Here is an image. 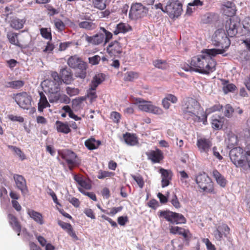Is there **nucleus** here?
I'll return each instance as SVG.
<instances>
[{
  "mask_svg": "<svg viewBox=\"0 0 250 250\" xmlns=\"http://www.w3.org/2000/svg\"><path fill=\"white\" fill-rule=\"evenodd\" d=\"M225 52V49H206L202 54L193 57L190 64L193 66L194 71L201 74H209L215 70L216 63L212 57L217 54H223Z\"/></svg>",
  "mask_w": 250,
  "mask_h": 250,
  "instance_id": "1",
  "label": "nucleus"
},
{
  "mask_svg": "<svg viewBox=\"0 0 250 250\" xmlns=\"http://www.w3.org/2000/svg\"><path fill=\"white\" fill-rule=\"evenodd\" d=\"M182 109L185 119L194 122H203L204 125L206 124L207 116L205 114L203 109L196 100L192 98L185 99Z\"/></svg>",
  "mask_w": 250,
  "mask_h": 250,
  "instance_id": "2",
  "label": "nucleus"
},
{
  "mask_svg": "<svg viewBox=\"0 0 250 250\" xmlns=\"http://www.w3.org/2000/svg\"><path fill=\"white\" fill-rule=\"evenodd\" d=\"M69 67L73 69H78L80 71L75 73V76L83 79L86 76L87 63L77 55L69 57L67 62Z\"/></svg>",
  "mask_w": 250,
  "mask_h": 250,
  "instance_id": "3",
  "label": "nucleus"
},
{
  "mask_svg": "<svg viewBox=\"0 0 250 250\" xmlns=\"http://www.w3.org/2000/svg\"><path fill=\"white\" fill-rule=\"evenodd\" d=\"M51 79H47L42 83V86L45 93L60 92L62 80L56 71L51 72Z\"/></svg>",
  "mask_w": 250,
  "mask_h": 250,
  "instance_id": "4",
  "label": "nucleus"
},
{
  "mask_svg": "<svg viewBox=\"0 0 250 250\" xmlns=\"http://www.w3.org/2000/svg\"><path fill=\"white\" fill-rule=\"evenodd\" d=\"M134 104H138L139 109L142 111L156 115H161L163 113L161 108L153 105L150 102L144 101L141 98H136Z\"/></svg>",
  "mask_w": 250,
  "mask_h": 250,
  "instance_id": "5",
  "label": "nucleus"
},
{
  "mask_svg": "<svg viewBox=\"0 0 250 250\" xmlns=\"http://www.w3.org/2000/svg\"><path fill=\"white\" fill-rule=\"evenodd\" d=\"M246 152L240 147H234L229 151V157L232 162L237 167L245 166Z\"/></svg>",
  "mask_w": 250,
  "mask_h": 250,
  "instance_id": "6",
  "label": "nucleus"
},
{
  "mask_svg": "<svg viewBox=\"0 0 250 250\" xmlns=\"http://www.w3.org/2000/svg\"><path fill=\"white\" fill-rule=\"evenodd\" d=\"M196 182L203 191L207 193H214L213 183L205 173L198 174L196 178Z\"/></svg>",
  "mask_w": 250,
  "mask_h": 250,
  "instance_id": "7",
  "label": "nucleus"
},
{
  "mask_svg": "<svg viewBox=\"0 0 250 250\" xmlns=\"http://www.w3.org/2000/svg\"><path fill=\"white\" fill-rule=\"evenodd\" d=\"M212 42L215 46H221L222 49H225V51L230 44L229 38L222 29H218L215 31L212 37Z\"/></svg>",
  "mask_w": 250,
  "mask_h": 250,
  "instance_id": "8",
  "label": "nucleus"
},
{
  "mask_svg": "<svg viewBox=\"0 0 250 250\" xmlns=\"http://www.w3.org/2000/svg\"><path fill=\"white\" fill-rule=\"evenodd\" d=\"M166 13L170 17H177L182 12V4L178 0H169L165 7Z\"/></svg>",
  "mask_w": 250,
  "mask_h": 250,
  "instance_id": "9",
  "label": "nucleus"
},
{
  "mask_svg": "<svg viewBox=\"0 0 250 250\" xmlns=\"http://www.w3.org/2000/svg\"><path fill=\"white\" fill-rule=\"evenodd\" d=\"M13 98L22 108L28 109L31 107L32 97L26 92L13 94Z\"/></svg>",
  "mask_w": 250,
  "mask_h": 250,
  "instance_id": "10",
  "label": "nucleus"
},
{
  "mask_svg": "<svg viewBox=\"0 0 250 250\" xmlns=\"http://www.w3.org/2000/svg\"><path fill=\"white\" fill-rule=\"evenodd\" d=\"M160 216L164 217L167 221L173 224H185L186 219L182 214L170 211H160Z\"/></svg>",
  "mask_w": 250,
  "mask_h": 250,
  "instance_id": "11",
  "label": "nucleus"
},
{
  "mask_svg": "<svg viewBox=\"0 0 250 250\" xmlns=\"http://www.w3.org/2000/svg\"><path fill=\"white\" fill-rule=\"evenodd\" d=\"M147 9L140 3L133 4L129 11V16L132 19H137L144 17Z\"/></svg>",
  "mask_w": 250,
  "mask_h": 250,
  "instance_id": "12",
  "label": "nucleus"
},
{
  "mask_svg": "<svg viewBox=\"0 0 250 250\" xmlns=\"http://www.w3.org/2000/svg\"><path fill=\"white\" fill-rule=\"evenodd\" d=\"M197 146L200 153L204 154L207 158L210 155L212 148V143L210 140L206 138L198 139Z\"/></svg>",
  "mask_w": 250,
  "mask_h": 250,
  "instance_id": "13",
  "label": "nucleus"
},
{
  "mask_svg": "<svg viewBox=\"0 0 250 250\" xmlns=\"http://www.w3.org/2000/svg\"><path fill=\"white\" fill-rule=\"evenodd\" d=\"M80 18L82 21H78L76 22L78 23V26L80 28L86 30H92L96 28V25L93 22L90 16L83 14L82 15H80Z\"/></svg>",
  "mask_w": 250,
  "mask_h": 250,
  "instance_id": "14",
  "label": "nucleus"
},
{
  "mask_svg": "<svg viewBox=\"0 0 250 250\" xmlns=\"http://www.w3.org/2000/svg\"><path fill=\"white\" fill-rule=\"evenodd\" d=\"M62 159L65 160L70 170H72L77 164V155L74 152L70 150L64 151L62 153Z\"/></svg>",
  "mask_w": 250,
  "mask_h": 250,
  "instance_id": "15",
  "label": "nucleus"
},
{
  "mask_svg": "<svg viewBox=\"0 0 250 250\" xmlns=\"http://www.w3.org/2000/svg\"><path fill=\"white\" fill-rule=\"evenodd\" d=\"M237 21L231 18L226 21L225 28L229 36L233 37L237 33Z\"/></svg>",
  "mask_w": 250,
  "mask_h": 250,
  "instance_id": "16",
  "label": "nucleus"
},
{
  "mask_svg": "<svg viewBox=\"0 0 250 250\" xmlns=\"http://www.w3.org/2000/svg\"><path fill=\"white\" fill-rule=\"evenodd\" d=\"M60 76L62 83L66 84H70L74 80L72 71L70 68L65 67L60 71Z\"/></svg>",
  "mask_w": 250,
  "mask_h": 250,
  "instance_id": "17",
  "label": "nucleus"
},
{
  "mask_svg": "<svg viewBox=\"0 0 250 250\" xmlns=\"http://www.w3.org/2000/svg\"><path fill=\"white\" fill-rule=\"evenodd\" d=\"M108 53L112 56H117L122 53V47L117 41L111 42L107 47Z\"/></svg>",
  "mask_w": 250,
  "mask_h": 250,
  "instance_id": "18",
  "label": "nucleus"
},
{
  "mask_svg": "<svg viewBox=\"0 0 250 250\" xmlns=\"http://www.w3.org/2000/svg\"><path fill=\"white\" fill-rule=\"evenodd\" d=\"M14 179L17 188L21 191L22 194H27L28 189L24 177L21 175L16 174L14 176Z\"/></svg>",
  "mask_w": 250,
  "mask_h": 250,
  "instance_id": "19",
  "label": "nucleus"
},
{
  "mask_svg": "<svg viewBox=\"0 0 250 250\" xmlns=\"http://www.w3.org/2000/svg\"><path fill=\"white\" fill-rule=\"evenodd\" d=\"M223 13L224 15L231 17L235 14L236 7L234 3L228 1L224 2L222 5Z\"/></svg>",
  "mask_w": 250,
  "mask_h": 250,
  "instance_id": "20",
  "label": "nucleus"
},
{
  "mask_svg": "<svg viewBox=\"0 0 250 250\" xmlns=\"http://www.w3.org/2000/svg\"><path fill=\"white\" fill-rule=\"evenodd\" d=\"M159 171L162 177V187L165 188L169 184V181L171 179L172 173L170 170L162 168H160Z\"/></svg>",
  "mask_w": 250,
  "mask_h": 250,
  "instance_id": "21",
  "label": "nucleus"
},
{
  "mask_svg": "<svg viewBox=\"0 0 250 250\" xmlns=\"http://www.w3.org/2000/svg\"><path fill=\"white\" fill-rule=\"evenodd\" d=\"M105 80V75L103 73L96 74L92 79L89 86L92 90H96L98 86Z\"/></svg>",
  "mask_w": 250,
  "mask_h": 250,
  "instance_id": "22",
  "label": "nucleus"
},
{
  "mask_svg": "<svg viewBox=\"0 0 250 250\" xmlns=\"http://www.w3.org/2000/svg\"><path fill=\"white\" fill-rule=\"evenodd\" d=\"M85 38L86 41L88 43L94 45H98L102 43L104 41V35L103 33H99L92 37L86 35Z\"/></svg>",
  "mask_w": 250,
  "mask_h": 250,
  "instance_id": "23",
  "label": "nucleus"
},
{
  "mask_svg": "<svg viewBox=\"0 0 250 250\" xmlns=\"http://www.w3.org/2000/svg\"><path fill=\"white\" fill-rule=\"evenodd\" d=\"M9 222L12 227L13 229L18 233V235H20L21 231V226L18 222L17 218L13 215L9 214L8 215Z\"/></svg>",
  "mask_w": 250,
  "mask_h": 250,
  "instance_id": "24",
  "label": "nucleus"
},
{
  "mask_svg": "<svg viewBox=\"0 0 250 250\" xmlns=\"http://www.w3.org/2000/svg\"><path fill=\"white\" fill-rule=\"evenodd\" d=\"M238 139L235 134L232 132L229 133L228 135V138L226 140L227 146L229 148L232 149L237 145Z\"/></svg>",
  "mask_w": 250,
  "mask_h": 250,
  "instance_id": "25",
  "label": "nucleus"
},
{
  "mask_svg": "<svg viewBox=\"0 0 250 250\" xmlns=\"http://www.w3.org/2000/svg\"><path fill=\"white\" fill-rule=\"evenodd\" d=\"M147 155L148 159L154 163L160 162L163 158L162 152L159 150L151 151L147 153Z\"/></svg>",
  "mask_w": 250,
  "mask_h": 250,
  "instance_id": "26",
  "label": "nucleus"
},
{
  "mask_svg": "<svg viewBox=\"0 0 250 250\" xmlns=\"http://www.w3.org/2000/svg\"><path fill=\"white\" fill-rule=\"evenodd\" d=\"M74 179L81 188L85 189H90L91 188V185L89 180L77 175H75Z\"/></svg>",
  "mask_w": 250,
  "mask_h": 250,
  "instance_id": "27",
  "label": "nucleus"
},
{
  "mask_svg": "<svg viewBox=\"0 0 250 250\" xmlns=\"http://www.w3.org/2000/svg\"><path fill=\"white\" fill-rule=\"evenodd\" d=\"M27 213L31 218L40 225H42L44 223L43 217L40 213L33 209H28Z\"/></svg>",
  "mask_w": 250,
  "mask_h": 250,
  "instance_id": "28",
  "label": "nucleus"
},
{
  "mask_svg": "<svg viewBox=\"0 0 250 250\" xmlns=\"http://www.w3.org/2000/svg\"><path fill=\"white\" fill-rule=\"evenodd\" d=\"M40 101L38 103V110L40 112L43 111L44 108L50 107V105L47 100L46 97L42 92H40Z\"/></svg>",
  "mask_w": 250,
  "mask_h": 250,
  "instance_id": "29",
  "label": "nucleus"
},
{
  "mask_svg": "<svg viewBox=\"0 0 250 250\" xmlns=\"http://www.w3.org/2000/svg\"><path fill=\"white\" fill-rule=\"evenodd\" d=\"M85 146L89 150H93L97 148L101 145V142L96 140L94 138H91L85 141Z\"/></svg>",
  "mask_w": 250,
  "mask_h": 250,
  "instance_id": "30",
  "label": "nucleus"
},
{
  "mask_svg": "<svg viewBox=\"0 0 250 250\" xmlns=\"http://www.w3.org/2000/svg\"><path fill=\"white\" fill-rule=\"evenodd\" d=\"M131 30V28L128 24L120 23L117 25L113 32L115 35H118L120 33H125Z\"/></svg>",
  "mask_w": 250,
  "mask_h": 250,
  "instance_id": "31",
  "label": "nucleus"
},
{
  "mask_svg": "<svg viewBox=\"0 0 250 250\" xmlns=\"http://www.w3.org/2000/svg\"><path fill=\"white\" fill-rule=\"evenodd\" d=\"M212 175L215 179L217 184L222 187H225L226 185V180L216 169L212 171Z\"/></svg>",
  "mask_w": 250,
  "mask_h": 250,
  "instance_id": "32",
  "label": "nucleus"
},
{
  "mask_svg": "<svg viewBox=\"0 0 250 250\" xmlns=\"http://www.w3.org/2000/svg\"><path fill=\"white\" fill-rule=\"evenodd\" d=\"M56 128L58 132L67 134L70 132L71 129L67 123H63L57 121L56 123Z\"/></svg>",
  "mask_w": 250,
  "mask_h": 250,
  "instance_id": "33",
  "label": "nucleus"
},
{
  "mask_svg": "<svg viewBox=\"0 0 250 250\" xmlns=\"http://www.w3.org/2000/svg\"><path fill=\"white\" fill-rule=\"evenodd\" d=\"M222 84L223 85L222 89L225 94H227L229 92H233L236 88L234 84L229 83V82L227 81L223 80Z\"/></svg>",
  "mask_w": 250,
  "mask_h": 250,
  "instance_id": "34",
  "label": "nucleus"
},
{
  "mask_svg": "<svg viewBox=\"0 0 250 250\" xmlns=\"http://www.w3.org/2000/svg\"><path fill=\"white\" fill-rule=\"evenodd\" d=\"M125 142L128 145L134 146L138 143V140L135 136L130 133H126L124 135Z\"/></svg>",
  "mask_w": 250,
  "mask_h": 250,
  "instance_id": "35",
  "label": "nucleus"
},
{
  "mask_svg": "<svg viewBox=\"0 0 250 250\" xmlns=\"http://www.w3.org/2000/svg\"><path fill=\"white\" fill-rule=\"evenodd\" d=\"M24 21L17 18H13L10 22V26L16 30L21 29L23 27Z\"/></svg>",
  "mask_w": 250,
  "mask_h": 250,
  "instance_id": "36",
  "label": "nucleus"
},
{
  "mask_svg": "<svg viewBox=\"0 0 250 250\" xmlns=\"http://www.w3.org/2000/svg\"><path fill=\"white\" fill-rule=\"evenodd\" d=\"M24 82L21 80H17L9 82L6 84V87L14 89H19L22 87Z\"/></svg>",
  "mask_w": 250,
  "mask_h": 250,
  "instance_id": "37",
  "label": "nucleus"
},
{
  "mask_svg": "<svg viewBox=\"0 0 250 250\" xmlns=\"http://www.w3.org/2000/svg\"><path fill=\"white\" fill-rule=\"evenodd\" d=\"M18 35L17 33L8 32L7 34V37L11 44L19 46V42L18 40Z\"/></svg>",
  "mask_w": 250,
  "mask_h": 250,
  "instance_id": "38",
  "label": "nucleus"
},
{
  "mask_svg": "<svg viewBox=\"0 0 250 250\" xmlns=\"http://www.w3.org/2000/svg\"><path fill=\"white\" fill-rule=\"evenodd\" d=\"M107 0H94L93 4L95 8L100 10H104L106 8Z\"/></svg>",
  "mask_w": 250,
  "mask_h": 250,
  "instance_id": "39",
  "label": "nucleus"
},
{
  "mask_svg": "<svg viewBox=\"0 0 250 250\" xmlns=\"http://www.w3.org/2000/svg\"><path fill=\"white\" fill-rule=\"evenodd\" d=\"M48 95V99L51 103L59 102L60 98V93L59 92H49Z\"/></svg>",
  "mask_w": 250,
  "mask_h": 250,
  "instance_id": "40",
  "label": "nucleus"
},
{
  "mask_svg": "<svg viewBox=\"0 0 250 250\" xmlns=\"http://www.w3.org/2000/svg\"><path fill=\"white\" fill-rule=\"evenodd\" d=\"M224 119L223 118H220L219 119L214 118L212 120V126L215 129H220L223 125V120Z\"/></svg>",
  "mask_w": 250,
  "mask_h": 250,
  "instance_id": "41",
  "label": "nucleus"
},
{
  "mask_svg": "<svg viewBox=\"0 0 250 250\" xmlns=\"http://www.w3.org/2000/svg\"><path fill=\"white\" fill-rule=\"evenodd\" d=\"M40 33L43 38L49 40L52 39L50 28H42L40 29Z\"/></svg>",
  "mask_w": 250,
  "mask_h": 250,
  "instance_id": "42",
  "label": "nucleus"
},
{
  "mask_svg": "<svg viewBox=\"0 0 250 250\" xmlns=\"http://www.w3.org/2000/svg\"><path fill=\"white\" fill-rule=\"evenodd\" d=\"M223 112L225 117L229 118L232 117L234 109L230 104H227L224 107Z\"/></svg>",
  "mask_w": 250,
  "mask_h": 250,
  "instance_id": "43",
  "label": "nucleus"
},
{
  "mask_svg": "<svg viewBox=\"0 0 250 250\" xmlns=\"http://www.w3.org/2000/svg\"><path fill=\"white\" fill-rule=\"evenodd\" d=\"M114 175V173L111 172L100 170L97 175V178L99 179H103L106 177H110Z\"/></svg>",
  "mask_w": 250,
  "mask_h": 250,
  "instance_id": "44",
  "label": "nucleus"
},
{
  "mask_svg": "<svg viewBox=\"0 0 250 250\" xmlns=\"http://www.w3.org/2000/svg\"><path fill=\"white\" fill-rule=\"evenodd\" d=\"M154 66L158 68L164 69L167 67V64L164 61L161 60H156L153 62Z\"/></svg>",
  "mask_w": 250,
  "mask_h": 250,
  "instance_id": "45",
  "label": "nucleus"
},
{
  "mask_svg": "<svg viewBox=\"0 0 250 250\" xmlns=\"http://www.w3.org/2000/svg\"><path fill=\"white\" fill-rule=\"evenodd\" d=\"M212 154L219 160H221L223 159V157L220 154L216 146H213L211 148L210 155L208 158H210Z\"/></svg>",
  "mask_w": 250,
  "mask_h": 250,
  "instance_id": "46",
  "label": "nucleus"
},
{
  "mask_svg": "<svg viewBox=\"0 0 250 250\" xmlns=\"http://www.w3.org/2000/svg\"><path fill=\"white\" fill-rule=\"evenodd\" d=\"M220 232L224 234L225 236H226L229 232V228L226 224H222L218 226L217 228Z\"/></svg>",
  "mask_w": 250,
  "mask_h": 250,
  "instance_id": "47",
  "label": "nucleus"
},
{
  "mask_svg": "<svg viewBox=\"0 0 250 250\" xmlns=\"http://www.w3.org/2000/svg\"><path fill=\"white\" fill-rule=\"evenodd\" d=\"M132 178L136 181L139 187L142 188L144 187V182L143 177L140 175H131Z\"/></svg>",
  "mask_w": 250,
  "mask_h": 250,
  "instance_id": "48",
  "label": "nucleus"
},
{
  "mask_svg": "<svg viewBox=\"0 0 250 250\" xmlns=\"http://www.w3.org/2000/svg\"><path fill=\"white\" fill-rule=\"evenodd\" d=\"M100 31H102L104 35V42H107L112 37V34L110 32L107 31L104 28L101 27Z\"/></svg>",
  "mask_w": 250,
  "mask_h": 250,
  "instance_id": "49",
  "label": "nucleus"
},
{
  "mask_svg": "<svg viewBox=\"0 0 250 250\" xmlns=\"http://www.w3.org/2000/svg\"><path fill=\"white\" fill-rule=\"evenodd\" d=\"M101 60V57L99 55H94L88 58L89 62L92 65H97Z\"/></svg>",
  "mask_w": 250,
  "mask_h": 250,
  "instance_id": "50",
  "label": "nucleus"
},
{
  "mask_svg": "<svg viewBox=\"0 0 250 250\" xmlns=\"http://www.w3.org/2000/svg\"><path fill=\"white\" fill-rule=\"evenodd\" d=\"M66 91L67 94L70 96H73L77 95L79 93V90L77 88H72L70 87H67L66 88Z\"/></svg>",
  "mask_w": 250,
  "mask_h": 250,
  "instance_id": "51",
  "label": "nucleus"
},
{
  "mask_svg": "<svg viewBox=\"0 0 250 250\" xmlns=\"http://www.w3.org/2000/svg\"><path fill=\"white\" fill-rule=\"evenodd\" d=\"M54 25L55 27L59 31H62L64 29L65 25L61 20L57 19L55 20Z\"/></svg>",
  "mask_w": 250,
  "mask_h": 250,
  "instance_id": "52",
  "label": "nucleus"
},
{
  "mask_svg": "<svg viewBox=\"0 0 250 250\" xmlns=\"http://www.w3.org/2000/svg\"><path fill=\"white\" fill-rule=\"evenodd\" d=\"M9 147L12 149L22 160L25 159V155L20 148L12 146H9Z\"/></svg>",
  "mask_w": 250,
  "mask_h": 250,
  "instance_id": "53",
  "label": "nucleus"
},
{
  "mask_svg": "<svg viewBox=\"0 0 250 250\" xmlns=\"http://www.w3.org/2000/svg\"><path fill=\"white\" fill-rule=\"evenodd\" d=\"M122 209H123V207L121 206V207H119L118 208H111L110 212H107L105 210L102 209H101V210L104 212H105L106 213H107L109 215L113 216V215H115V214H116L117 213H118V212L121 211L122 210Z\"/></svg>",
  "mask_w": 250,
  "mask_h": 250,
  "instance_id": "54",
  "label": "nucleus"
},
{
  "mask_svg": "<svg viewBox=\"0 0 250 250\" xmlns=\"http://www.w3.org/2000/svg\"><path fill=\"white\" fill-rule=\"evenodd\" d=\"M8 118L12 121L22 123L24 122V119L21 116L14 115L13 114L9 115Z\"/></svg>",
  "mask_w": 250,
  "mask_h": 250,
  "instance_id": "55",
  "label": "nucleus"
},
{
  "mask_svg": "<svg viewBox=\"0 0 250 250\" xmlns=\"http://www.w3.org/2000/svg\"><path fill=\"white\" fill-rule=\"evenodd\" d=\"M111 118L114 123H118L121 119V115L117 112H112L111 113Z\"/></svg>",
  "mask_w": 250,
  "mask_h": 250,
  "instance_id": "56",
  "label": "nucleus"
},
{
  "mask_svg": "<svg viewBox=\"0 0 250 250\" xmlns=\"http://www.w3.org/2000/svg\"><path fill=\"white\" fill-rule=\"evenodd\" d=\"M137 77H138L137 73L133 72H129L127 73V75L125 77V81H131L134 79L137 78Z\"/></svg>",
  "mask_w": 250,
  "mask_h": 250,
  "instance_id": "57",
  "label": "nucleus"
},
{
  "mask_svg": "<svg viewBox=\"0 0 250 250\" xmlns=\"http://www.w3.org/2000/svg\"><path fill=\"white\" fill-rule=\"evenodd\" d=\"M95 90L91 89L90 87H89V90L87 91V97L90 99L91 102L94 100L97 97Z\"/></svg>",
  "mask_w": 250,
  "mask_h": 250,
  "instance_id": "58",
  "label": "nucleus"
},
{
  "mask_svg": "<svg viewBox=\"0 0 250 250\" xmlns=\"http://www.w3.org/2000/svg\"><path fill=\"white\" fill-rule=\"evenodd\" d=\"M79 190L81 193L88 196L92 200L96 201V196L94 193L92 192H86L82 188H79Z\"/></svg>",
  "mask_w": 250,
  "mask_h": 250,
  "instance_id": "59",
  "label": "nucleus"
},
{
  "mask_svg": "<svg viewBox=\"0 0 250 250\" xmlns=\"http://www.w3.org/2000/svg\"><path fill=\"white\" fill-rule=\"evenodd\" d=\"M183 228L177 226L172 227L170 229V232L173 234H178L181 235Z\"/></svg>",
  "mask_w": 250,
  "mask_h": 250,
  "instance_id": "60",
  "label": "nucleus"
},
{
  "mask_svg": "<svg viewBox=\"0 0 250 250\" xmlns=\"http://www.w3.org/2000/svg\"><path fill=\"white\" fill-rule=\"evenodd\" d=\"M67 200L74 207H78L79 206L80 202L77 198L69 196V197L68 198Z\"/></svg>",
  "mask_w": 250,
  "mask_h": 250,
  "instance_id": "61",
  "label": "nucleus"
},
{
  "mask_svg": "<svg viewBox=\"0 0 250 250\" xmlns=\"http://www.w3.org/2000/svg\"><path fill=\"white\" fill-rule=\"evenodd\" d=\"M70 102V99L65 94H60V98L59 99V102L64 104H69Z\"/></svg>",
  "mask_w": 250,
  "mask_h": 250,
  "instance_id": "62",
  "label": "nucleus"
},
{
  "mask_svg": "<svg viewBox=\"0 0 250 250\" xmlns=\"http://www.w3.org/2000/svg\"><path fill=\"white\" fill-rule=\"evenodd\" d=\"M58 224L62 227L63 229L66 230L67 231L72 227L71 225L69 223H67L61 221L58 222Z\"/></svg>",
  "mask_w": 250,
  "mask_h": 250,
  "instance_id": "63",
  "label": "nucleus"
},
{
  "mask_svg": "<svg viewBox=\"0 0 250 250\" xmlns=\"http://www.w3.org/2000/svg\"><path fill=\"white\" fill-rule=\"evenodd\" d=\"M249 150L246 152V158L245 159V166L248 165L250 167V145L248 147Z\"/></svg>",
  "mask_w": 250,
  "mask_h": 250,
  "instance_id": "64",
  "label": "nucleus"
}]
</instances>
